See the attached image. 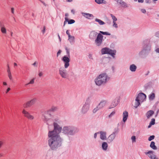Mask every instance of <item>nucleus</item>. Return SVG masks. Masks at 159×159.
<instances>
[{
    "label": "nucleus",
    "mask_w": 159,
    "mask_h": 159,
    "mask_svg": "<svg viewBox=\"0 0 159 159\" xmlns=\"http://www.w3.org/2000/svg\"><path fill=\"white\" fill-rule=\"evenodd\" d=\"M150 146L153 149L156 150L157 149V147L155 145V143L153 141L151 142Z\"/></svg>",
    "instance_id": "29"
},
{
    "label": "nucleus",
    "mask_w": 159,
    "mask_h": 159,
    "mask_svg": "<svg viewBox=\"0 0 159 159\" xmlns=\"http://www.w3.org/2000/svg\"><path fill=\"white\" fill-rule=\"evenodd\" d=\"M118 100L114 99L113 100L111 105L109 107V109H111L116 106L118 104Z\"/></svg>",
    "instance_id": "18"
},
{
    "label": "nucleus",
    "mask_w": 159,
    "mask_h": 159,
    "mask_svg": "<svg viewBox=\"0 0 159 159\" xmlns=\"http://www.w3.org/2000/svg\"><path fill=\"white\" fill-rule=\"evenodd\" d=\"M106 38V37H104L102 35L100 34V44L101 43L102 41Z\"/></svg>",
    "instance_id": "33"
},
{
    "label": "nucleus",
    "mask_w": 159,
    "mask_h": 159,
    "mask_svg": "<svg viewBox=\"0 0 159 159\" xmlns=\"http://www.w3.org/2000/svg\"><path fill=\"white\" fill-rule=\"evenodd\" d=\"M101 34L102 35H110L111 34L107 32H103L102 31H100V34Z\"/></svg>",
    "instance_id": "34"
},
{
    "label": "nucleus",
    "mask_w": 159,
    "mask_h": 159,
    "mask_svg": "<svg viewBox=\"0 0 159 159\" xmlns=\"http://www.w3.org/2000/svg\"><path fill=\"white\" fill-rule=\"evenodd\" d=\"M128 112L126 111H125L123 112V121L124 122H125L126 121L128 117Z\"/></svg>",
    "instance_id": "19"
},
{
    "label": "nucleus",
    "mask_w": 159,
    "mask_h": 159,
    "mask_svg": "<svg viewBox=\"0 0 159 159\" xmlns=\"http://www.w3.org/2000/svg\"><path fill=\"white\" fill-rule=\"evenodd\" d=\"M48 145L53 150H55L60 147L62 139L60 135L48 133Z\"/></svg>",
    "instance_id": "2"
},
{
    "label": "nucleus",
    "mask_w": 159,
    "mask_h": 159,
    "mask_svg": "<svg viewBox=\"0 0 159 159\" xmlns=\"http://www.w3.org/2000/svg\"><path fill=\"white\" fill-rule=\"evenodd\" d=\"M107 102L106 100H102L100 102V109L102 108L106 105Z\"/></svg>",
    "instance_id": "24"
},
{
    "label": "nucleus",
    "mask_w": 159,
    "mask_h": 159,
    "mask_svg": "<svg viewBox=\"0 0 159 159\" xmlns=\"http://www.w3.org/2000/svg\"><path fill=\"white\" fill-rule=\"evenodd\" d=\"M101 52L102 54H108L110 55L113 58H115V55L116 53V51L115 50H112L108 48H102L101 50Z\"/></svg>",
    "instance_id": "5"
},
{
    "label": "nucleus",
    "mask_w": 159,
    "mask_h": 159,
    "mask_svg": "<svg viewBox=\"0 0 159 159\" xmlns=\"http://www.w3.org/2000/svg\"><path fill=\"white\" fill-rule=\"evenodd\" d=\"M40 1L41 2V3H42L43 4V5L45 7H46V6H47V5L44 2H43V1H42V0H40Z\"/></svg>",
    "instance_id": "48"
},
{
    "label": "nucleus",
    "mask_w": 159,
    "mask_h": 159,
    "mask_svg": "<svg viewBox=\"0 0 159 159\" xmlns=\"http://www.w3.org/2000/svg\"><path fill=\"white\" fill-rule=\"evenodd\" d=\"M146 42H148L145 43V44L143 46V49L148 53L150 50L151 46L149 43V41H146Z\"/></svg>",
    "instance_id": "14"
},
{
    "label": "nucleus",
    "mask_w": 159,
    "mask_h": 159,
    "mask_svg": "<svg viewBox=\"0 0 159 159\" xmlns=\"http://www.w3.org/2000/svg\"><path fill=\"white\" fill-rule=\"evenodd\" d=\"M110 15L111 16V17L112 18V19L113 20V22L116 21L117 20V18L113 14H110Z\"/></svg>",
    "instance_id": "32"
},
{
    "label": "nucleus",
    "mask_w": 159,
    "mask_h": 159,
    "mask_svg": "<svg viewBox=\"0 0 159 159\" xmlns=\"http://www.w3.org/2000/svg\"><path fill=\"white\" fill-rule=\"evenodd\" d=\"M97 36V38L95 40V43L97 46H99V33L98 34L94 31L91 32L89 35L91 39H94Z\"/></svg>",
    "instance_id": "6"
},
{
    "label": "nucleus",
    "mask_w": 159,
    "mask_h": 159,
    "mask_svg": "<svg viewBox=\"0 0 159 159\" xmlns=\"http://www.w3.org/2000/svg\"><path fill=\"white\" fill-rule=\"evenodd\" d=\"M43 75V73L42 72H40L39 74V77H41Z\"/></svg>",
    "instance_id": "51"
},
{
    "label": "nucleus",
    "mask_w": 159,
    "mask_h": 159,
    "mask_svg": "<svg viewBox=\"0 0 159 159\" xmlns=\"http://www.w3.org/2000/svg\"><path fill=\"white\" fill-rule=\"evenodd\" d=\"M156 52L159 53V48H157L156 50Z\"/></svg>",
    "instance_id": "63"
},
{
    "label": "nucleus",
    "mask_w": 159,
    "mask_h": 159,
    "mask_svg": "<svg viewBox=\"0 0 159 159\" xmlns=\"http://www.w3.org/2000/svg\"><path fill=\"white\" fill-rule=\"evenodd\" d=\"M33 65L34 66H37V63L35 61L33 64Z\"/></svg>",
    "instance_id": "56"
},
{
    "label": "nucleus",
    "mask_w": 159,
    "mask_h": 159,
    "mask_svg": "<svg viewBox=\"0 0 159 159\" xmlns=\"http://www.w3.org/2000/svg\"><path fill=\"white\" fill-rule=\"evenodd\" d=\"M145 2L146 3H151V1L150 0H145Z\"/></svg>",
    "instance_id": "55"
},
{
    "label": "nucleus",
    "mask_w": 159,
    "mask_h": 159,
    "mask_svg": "<svg viewBox=\"0 0 159 159\" xmlns=\"http://www.w3.org/2000/svg\"><path fill=\"white\" fill-rule=\"evenodd\" d=\"M113 27H115V28H118V25L116 23V21L113 22Z\"/></svg>",
    "instance_id": "40"
},
{
    "label": "nucleus",
    "mask_w": 159,
    "mask_h": 159,
    "mask_svg": "<svg viewBox=\"0 0 159 159\" xmlns=\"http://www.w3.org/2000/svg\"><path fill=\"white\" fill-rule=\"evenodd\" d=\"M98 134V133H95L94 134V138L95 139L96 138V137H97V134Z\"/></svg>",
    "instance_id": "60"
},
{
    "label": "nucleus",
    "mask_w": 159,
    "mask_h": 159,
    "mask_svg": "<svg viewBox=\"0 0 159 159\" xmlns=\"http://www.w3.org/2000/svg\"><path fill=\"white\" fill-rule=\"evenodd\" d=\"M43 119L45 122L48 125V128L49 130L48 133L59 135V134L61 132V130L62 129V127L59 125L61 122L60 119L58 117H56L54 119L53 123L54 129L52 130H51V127L52 126L50 125V122L51 121V120L48 118L45 115L43 116Z\"/></svg>",
    "instance_id": "1"
},
{
    "label": "nucleus",
    "mask_w": 159,
    "mask_h": 159,
    "mask_svg": "<svg viewBox=\"0 0 159 159\" xmlns=\"http://www.w3.org/2000/svg\"><path fill=\"white\" fill-rule=\"evenodd\" d=\"M66 33L68 35V36H69L70 35L68 30H67V31H66Z\"/></svg>",
    "instance_id": "59"
},
{
    "label": "nucleus",
    "mask_w": 159,
    "mask_h": 159,
    "mask_svg": "<svg viewBox=\"0 0 159 159\" xmlns=\"http://www.w3.org/2000/svg\"><path fill=\"white\" fill-rule=\"evenodd\" d=\"M155 119L152 118L151 119V122H150V124L151 125H154L155 124Z\"/></svg>",
    "instance_id": "37"
},
{
    "label": "nucleus",
    "mask_w": 159,
    "mask_h": 159,
    "mask_svg": "<svg viewBox=\"0 0 159 159\" xmlns=\"http://www.w3.org/2000/svg\"><path fill=\"white\" fill-rule=\"evenodd\" d=\"M95 82L97 85H99V75L97 76L95 79Z\"/></svg>",
    "instance_id": "30"
},
{
    "label": "nucleus",
    "mask_w": 159,
    "mask_h": 159,
    "mask_svg": "<svg viewBox=\"0 0 159 159\" xmlns=\"http://www.w3.org/2000/svg\"><path fill=\"white\" fill-rule=\"evenodd\" d=\"M146 97V96L145 94L143 93H139L136 98H137L140 101L143 102L145 99Z\"/></svg>",
    "instance_id": "10"
},
{
    "label": "nucleus",
    "mask_w": 159,
    "mask_h": 159,
    "mask_svg": "<svg viewBox=\"0 0 159 159\" xmlns=\"http://www.w3.org/2000/svg\"><path fill=\"white\" fill-rule=\"evenodd\" d=\"M107 3V2L104 0H100V4H106Z\"/></svg>",
    "instance_id": "43"
},
{
    "label": "nucleus",
    "mask_w": 159,
    "mask_h": 159,
    "mask_svg": "<svg viewBox=\"0 0 159 159\" xmlns=\"http://www.w3.org/2000/svg\"><path fill=\"white\" fill-rule=\"evenodd\" d=\"M131 139L132 140V143L135 142H136V137L134 136H133L131 138Z\"/></svg>",
    "instance_id": "41"
},
{
    "label": "nucleus",
    "mask_w": 159,
    "mask_h": 159,
    "mask_svg": "<svg viewBox=\"0 0 159 159\" xmlns=\"http://www.w3.org/2000/svg\"><path fill=\"white\" fill-rule=\"evenodd\" d=\"M105 24V23L104 22L100 20V25H103Z\"/></svg>",
    "instance_id": "52"
},
{
    "label": "nucleus",
    "mask_w": 159,
    "mask_h": 159,
    "mask_svg": "<svg viewBox=\"0 0 159 159\" xmlns=\"http://www.w3.org/2000/svg\"><path fill=\"white\" fill-rule=\"evenodd\" d=\"M64 67H61L59 70V74L64 79H67L68 77L67 70Z\"/></svg>",
    "instance_id": "8"
},
{
    "label": "nucleus",
    "mask_w": 159,
    "mask_h": 159,
    "mask_svg": "<svg viewBox=\"0 0 159 159\" xmlns=\"http://www.w3.org/2000/svg\"><path fill=\"white\" fill-rule=\"evenodd\" d=\"M117 132V130L115 129L114 131L108 136L107 139V142L108 143H110L113 141L115 138Z\"/></svg>",
    "instance_id": "9"
},
{
    "label": "nucleus",
    "mask_w": 159,
    "mask_h": 159,
    "mask_svg": "<svg viewBox=\"0 0 159 159\" xmlns=\"http://www.w3.org/2000/svg\"><path fill=\"white\" fill-rule=\"evenodd\" d=\"M0 28L1 32L3 34H6L7 33V29L5 27L4 24L0 21Z\"/></svg>",
    "instance_id": "15"
},
{
    "label": "nucleus",
    "mask_w": 159,
    "mask_h": 159,
    "mask_svg": "<svg viewBox=\"0 0 159 159\" xmlns=\"http://www.w3.org/2000/svg\"><path fill=\"white\" fill-rule=\"evenodd\" d=\"M11 9V12L13 14H14V9L13 7H12Z\"/></svg>",
    "instance_id": "58"
},
{
    "label": "nucleus",
    "mask_w": 159,
    "mask_h": 159,
    "mask_svg": "<svg viewBox=\"0 0 159 159\" xmlns=\"http://www.w3.org/2000/svg\"><path fill=\"white\" fill-rule=\"evenodd\" d=\"M7 73L11 72L10 69V67H9V65H7Z\"/></svg>",
    "instance_id": "47"
},
{
    "label": "nucleus",
    "mask_w": 159,
    "mask_h": 159,
    "mask_svg": "<svg viewBox=\"0 0 159 159\" xmlns=\"http://www.w3.org/2000/svg\"><path fill=\"white\" fill-rule=\"evenodd\" d=\"M110 79V77L106 73H103L100 74V85L106 84Z\"/></svg>",
    "instance_id": "7"
},
{
    "label": "nucleus",
    "mask_w": 159,
    "mask_h": 159,
    "mask_svg": "<svg viewBox=\"0 0 159 159\" xmlns=\"http://www.w3.org/2000/svg\"><path fill=\"white\" fill-rule=\"evenodd\" d=\"M154 114V111L152 110L148 111L146 114V115L148 119H149Z\"/></svg>",
    "instance_id": "21"
},
{
    "label": "nucleus",
    "mask_w": 159,
    "mask_h": 159,
    "mask_svg": "<svg viewBox=\"0 0 159 159\" xmlns=\"http://www.w3.org/2000/svg\"><path fill=\"white\" fill-rule=\"evenodd\" d=\"M37 99L35 98H34L29 100L23 104V107L24 108H27L30 107L35 103ZM22 112V114L24 115V116L29 120H32L34 119L35 118L34 116L30 114V113L26 111L25 109H23Z\"/></svg>",
    "instance_id": "3"
},
{
    "label": "nucleus",
    "mask_w": 159,
    "mask_h": 159,
    "mask_svg": "<svg viewBox=\"0 0 159 159\" xmlns=\"http://www.w3.org/2000/svg\"><path fill=\"white\" fill-rule=\"evenodd\" d=\"M71 12H72V13H73V14H75V11L73 9H72V10H71Z\"/></svg>",
    "instance_id": "62"
},
{
    "label": "nucleus",
    "mask_w": 159,
    "mask_h": 159,
    "mask_svg": "<svg viewBox=\"0 0 159 159\" xmlns=\"http://www.w3.org/2000/svg\"><path fill=\"white\" fill-rule=\"evenodd\" d=\"M45 31V26H44L43 27V30L42 31V32L43 34H44Z\"/></svg>",
    "instance_id": "54"
},
{
    "label": "nucleus",
    "mask_w": 159,
    "mask_h": 159,
    "mask_svg": "<svg viewBox=\"0 0 159 159\" xmlns=\"http://www.w3.org/2000/svg\"><path fill=\"white\" fill-rule=\"evenodd\" d=\"M115 114V111H112L110 114L109 116V118H111L113 116H114Z\"/></svg>",
    "instance_id": "42"
},
{
    "label": "nucleus",
    "mask_w": 159,
    "mask_h": 159,
    "mask_svg": "<svg viewBox=\"0 0 159 159\" xmlns=\"http://www.w3.org/2000/svg\"><path fill=\"white\" fill-rule=\"evenodd\" d=\"M82 14L83 16L89 19H90L91 17H93L92 14L88 13L82 12Z\"/></svg>",
    "instance_id": "23"
},
{
    "label": "nucleus",
    "mask_w": 159,
    "mask_h": 159,
    "mask_svg": "<svg viewBox=\"0 0 159 159\" xmlns=\"http://www.w3.org/2000/svg\"><path fill=\"white\" fill-rule=\"evenodd\" d=\"M68 24H71L74 23L75 22V20L72 19L69 20H68Z\"/></svg>",
    "instance_id": "36"
},
{
    "label": "nucleus",
    "mask_w": 159,
    "mask_h": 159,
    "mask_svg": "<svg viewBox=\"0 0 159 159\" xmlns=\"http://www.w3.org/2000/svg\"><path fill=\"white\" fill-rule=\"evenodd\" d=\"M155 97V94L153 93H152L148 95L149 99L150 100H153Z\"/></svg>",
    "instance_id": "25"
},
{
    "label": "nucleus",
    "mask_w": 159,
    "mask_h": 159,
    "mask_svg": "<svg viewBox=\"0 0 159 159\" xmlns=\"http://www.w3.org/2000/svg\"><path fill=\"white\" fill-rule=\"evenodd\" d=\"M10 90H11L10 88H8L6 92V93H7Z\"/></svg>",
    "instance_id": "57"
},
{
    "label": "nucleus",
    "mask_w": 159,
    "mask_h": 159,
    "mask_svg": "<svg viewBox=\"0 0 159 159\" xmlns=\"http://www.w3.org/2000/svg\"><path fill=\"white\" fill-rule=\"evenodd\" d=\"M61 51L60 50H59L57 53V56L58 57V55L60 54L61 53Z\"/></svg>",
    "instance_id": "53"
},
{
    "label": "nucleus",
    "mask_w": 159,
    "mask_h": 159,
    "mask_svg": "<svg viewBox=\"0 0 159 159\" xmlns=\"http://www.w3.org/2000/svg\"><path fill=\"white\" fill-rule=\"evenodd\" d=\"M4 142L2 140H0V148L2 147V146Z\"/></svg>",
    "instance_id": "46"
},
{
    "label": "nucleus",
    "mask_w": 159,
    "mask_h": 159,
    "mask_svg": "<svg viewBox=\"0 0 159 159\" xmlns=\"http://www.w3.org/2000/svg\"><path fill=\"white\" fill-rule=\"evenodd\" d=\"M62 61L65 63L64 65V67L65 68H67L69 66V62L70 60L69 58L66 56H64L63 57Z\"/></svg>",
    "instance_id": "11"
},
{
    "label": "nucleus",
    "mask_w": 159,
    "mask_h": 159,
    "mask_svg": "<svg viewBox=\"0 0 159 159\" xmlns=\"http://www.w3.org/2000/svg\"><path fill=\"white\" fill-rule=\"evenodd\" d=\"M3 84L4 85H6L7 84V83L5 82H3Z\"/></svg>",
    "instance_id": "64"
},
{
    "label": "nucleus",
    "mask_w": 159,
    "mask_h": 159,
    "mask_svg": "<svg viewBox=\"0 0 159 159\" xmlns=\"http://www.w3.org/2000/svg\"><path fill=\"white\" fill-rule=\"evenodd\" d=\"M119 3L121 5L122 7L124 8H127L128 7V5L126 2L123 1L122 0L120 1V2H119Z\"/></svg>",
    "instance_id": "26"
},
{
    "label": "nucleus",
    "mask_w": 159,
    "mask_h": 159,
    "mask_svg": "<svg viewBox=\"0 0 159 159\" xmlns=\"http://www.w3.org/2000/svg\"><path fill=\"white\" fill-rule=\"evenodd\" d=\"M139 2V3H143V0H138Z\"/></svg>",
    "instance_id": "61"
},
{
    "label": "nucleus",
    "mask_w": 159,
    "mask_h": 159,
    "mask_svg": "<svg viewBox=\"0 0 159 159\" xmlns=\"http://www.w3.org/2000/svg\"><path fill=\"white\" fill-rule=\"evenodd\" d=\"M57 108L56 107H52L50 109V111H57Z\"/></svg>",
    "instance_id": "35"
},
{
    "label": "nucleus",
    "mask_w": 159,
    "mask_h": 159,
    "mask_svg": "<svg viewBox=\"0 0 159 159\" xmlns=\"http://www.w3.org/2000/svg\"><path fill=\"white\" fill-rule=\"evenodd\" d=\"M107 133L106 132L100 131V138L103 140H107Z\"/></svg>",
    "instance_id": "16"
},
{
    "label": "nucleus",
    "mask_w": 159,
    "mask_h": 159,
    "mask_svg": "<svg viewBox=\"0 0 159 159\" xmlns=\"http://www.w3.org/2000/svg\"><path fill=\"white\" fill-rule=\"evenodd\" d=\"M34 79L33 78V79H31L29 83H28L27 84H26L25 85V86H27L28 85L30 84H33L34 83Z\"/></svg>",
    "instance_id": "31"
},
{
    "label": "nucleus",
    "mask_w": 159,
    "mask_h": 159,
    "mask_svg": "<svg viewBox=\"0 0 159 159\" xmlns=\"http://www.w3.org/2000/svg\"><path fill=\"white\" fill-rule=\"evenodd\" d=\"M108 145L106 142H103L102 145V149L104 151H106L107 149Z\"/></svg>",
    "instance_id": "22"
},
{
    "label": "nucleus",
    "mask_w": 159,
    "mask_h": 159,
    "mask_svg": "<svg viewBox=\"0 0 159 159\" xmlns=\"http://www.w3.org/2000/svg\"><path fill=\"white\" fill-rule=\"evenodd\" d=\"M148 53H147L146 51L143 49L142 51L139 52L138 55L140 57L144 58L145 55Z\"/></svg>",
    "instance_id": "17"
},
{
    "label": "nucleus",
    "mask_w": 159,
    "mask_h": 159,
    "mask_svg": "<svg viewBox=\"0 0 159 159\" xmlns=\"http://www.w3.org/2000/svg\"><path fill=\"white\" fill-rule=\"evenodd\" d=\"M8 76L10 80H12V77L11 72L8 73Z\"/></svg>",
    "instance_id": "38"
},
{
    "label": "nucleus",
    "mask_w": 159,
    "mask_h": 159,
    "mask_svg": "<svg viewBox=\"0 0 159 159\" xmlns=\"http://www.w3.org/2000/svg\"><path fill=\"white\" fill-rule=\"evenodd\" d=\"M135 103L134 107L136 108L140 105V101L137 98H136L135 100Z\"/></svg>",
    "instance_id": "27"
},
{
    "label": "nucleus",
    "mask_w": 159,
    "mask_h": 159,
    "mask_svg": "<svg viewBox=\"0 0 159 159\" xmlns=\"http://www.w3.org/2000/svg\"><path fill=\"white\" fill-rule=\"evenodd\" d=\"M99 110V108L98 107H97L96 108H94L93 110V113H95L97 111Z\"/></svg>",
    "instance_id": "45"
},
{
    "label": "nucleus",
    "mask_w": 159,
    "mask_h": 159,
    "mask_svg": "<svg viewBox=\"0 0 159 159\" xmlns=\"http://www.w3.org/2000/svg\"><path fill=\"white\" fill-rule=\"evenodd\" d=\"M144 153L146 155H148V156L150 159H158L156 157V155L153 154V151H149L148 152H145Z\"/></svg>",
    "instance_id": "12"
},
{
    "label": "nucleus",
    "mask_w": 159,
    "mask_h": 159,
    "mask_svg": "<svg viewBox=\"0 0 159 159\" xmlns=\"http://www.w3.org/2000/svg\"><path fill=\"white\" fill-rule=\"evenodd\" d=\"M62 132L65 134L72 135L77 132L78 129L76 128L71 126H64L62 129Z\"/></svg>",
    "instance_id": "4"
},
{
    "label": "nucleus",
    "mask_w": 159,
    "mask_h": 159,
    "mask_svg": "<svg viewBox=\"0 0 159 159\" xmlns=\"http://www.w3.org/2000/svg\"><path fill=\"white\" fill-rule=\"evenodd\" d=\"M68 40L70 43H73L75 42V37L71 35L69 36H68Z\"/></svg>",
    "instance_id": "28"
},
{
    "label": "nucleus",
    "mask_w": 159,
    "mask_h": 159,
    "mask_svg": "<svg viewBox=\"0 0 159 159\" xmlns=\"http://www.w3.org/2000/svg\"><path fill=\"white\" fill-rule=\"evenodd\" d=\"M137 66L134 64H132L129 66V69L131 72H135L137 69Z\"/></svg>",
    "instance_id": "20"
},
{
    "label": "nucleus",
    "mask_w": 159,
    "mask_h": 159,
    "mask_svg": "<svg viewBox=\"0 0 159 159\" xmlns=\"http://www.w3.org/2000/svg\"><path fill=\"white\" fill-rule=\"evenodd\" d=\"M68 21V19L67 17H66L65 18V21L64 22V26L66 24L67 22Z\"/></svg>",
    "instance_id": "44"
},
{
    "label": "nucleus",
    "mask_w": 159,
    "mask_h": 159,
    "mask_svg": "<svg viewBox=\"0 0 159 159\" xmlns=\"http://www.w3.org/2000/svg\"><path fill=\"white\" fill-rule=\"evenodd\" d=\"M155 36L159 38V32H157L156 33Z\"/></svg>",
    "instance_id": "50"
},
{
    "label": "nucleus",
    "mask_w": 159,
    "mask_h": 159,
    "mask_svg": "<svg viewBox=\"0 0 159 159\" xmlns=\"http://www.w3.org/2000/svg\"><path fill=\"white\" fill-rule=\"evenodd\" d=\"M155 138V136L153 135L150 136L148 138V140L149 141H151L153 139Z\"/></svg>",
    "instance_id": "39"
},
{
    "label": "nucleus",
    "mask_w": 159,
    "mask_h": 159,
    "mask_svg": "<svg viewBox=\"0 0 159 159\" xmlns=\"http://www.w3.org/2000/svg\"><path fill=\"white\" fill-rule=\"evenodd\" d=\"M90 104L87 102L84 105L82 109V112L84 113L87 112L89 109Z\"/></svg>",
    "instance_id": "13"
},
{
    "label": "nucleus",
    "mask_w": 159,
    "mask_h": 159,
    "mask_svg": "<svg viewBox=\"0 0 159 159\" xmlns=\"http://www.w3.org/2000/svg\"><path fill=\"white\" fill-rule=\"evenodd\" d=\"M141 12L143 13H145L146 12V11L145 9H142L141 10Z\"/></svg>",
    "instance_id": "49"
}]
</instances>
